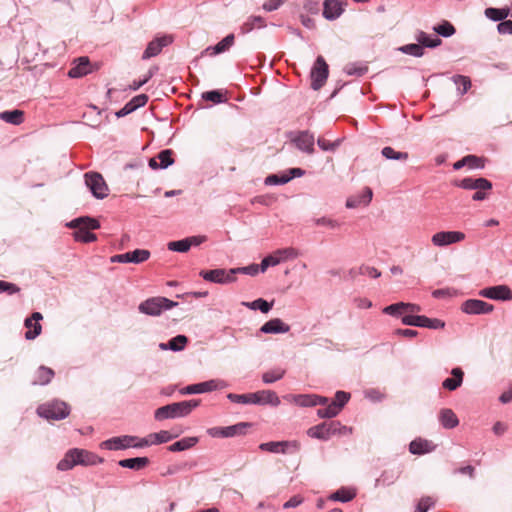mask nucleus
<instances>
[{
	"instance_id": "28",
	"label": "nucleus",
	"mask_w": 512,
	"mask_h": 512,
	"mask_svg": "<svg viewBox=\"0 0 512 512\" xmlns=\"http://www.w3.org/2000/svg\"><path fill=\"white\" fill-rule=\"evenodd\" d=\"M334 423H322L308 429L307 434L312 438L326 440L335 432Z\"/></svg>"
},
{
	"instance_id": "24",
	"label": "nucleus",
	"mask_w": 512,
	"mask_h": 512,
	"mask_svg": "<svg viewBox=\"0 0 512 512\" xmlns=\"http://www.w3.org/2000/svg\"><path fill=\"white\" fill-rule=\"evenodd\" d=\"M459 187L467 190H490L492 183L486 178L467 177L460 181Z\"/></svg>"
},
{
	"instance_id": "60",
	"label": "nucleus",
	"mask_w": 512,
	"mask_h": 512,
	"mask_svg": "<svg viewBox=\"0 0 512 512\" xmlns=\"http://www.w3.org/2000/svg\"><path fill=\"white\" fill-rule=\"evenodd\" d=\"M497 31L503 35H512V20H503L497 25Z\"/></svg>"
},
{
	"instance_id": "64",
	"label": "nucleus",
	"mask_w": 512,
	"mask_h": 512,
	"mask_svg": "<svg viewBox=\"0 0 512 512\" xmlns=\"http://www.w3.org/2000/svg\"><path fill=\"white\" fill-rule=\"evenodd\" d=\"M132 106L136 109L143 107L148 102V96L146 94H140L135 97H133L130 100Z\"/></svg>"
},
{
	"instance_id": "17",
	"label": "nucleus",
	"mask_w": 512,
	"mask_h": 512,
	"mask_svg": "<svg viewBox=\"0 0 512 512\" xmlns=\"http://www.w3.org/2000/svg\"><path fill=\"white\" fill-rule=\"evenodd\" d=\"M139 440L140 439L135 436L113 437L109 440H106L103 445L110 450H119L128 447H140L137 445Z\"/></svg>"
},
{
	"instance_id": "44",
	"label": "nucleus",
	"mask_w": 512,
	"mask_h": 512,
	"mask_svg": "<svg viewBox=\"0 0 512 512\" xmlns=\"http://www.w3.org/2000/svg\"><path fill=\"white\" fill-rule=\"evenodd\" d=\"M433 30L442 37H451L456 32L454 26L448 21H443L441 24L434 26Z\"/></svg>"
},
{
	"instance_id": "38",
	"label": "nucleus",
	"mask_w": 512,
	"mask_h": 512,
	"mask_svg": "<svg viewBox=\"0 0 512 512\" xmlns=\"http://www.w3.org/2000/svg\"><path fill=\"white\" fill-rule=\"evenodd\" d=\"M198 442L196 437L183 438L169 446V450L172 452L184 451L193 447Z\"/></svg>"
},
{
	"instance_id": "9",
	"label": "nucleus",
	"mask_w": 512,
	"mask_h": 512,
	"mask_svg": "<svg viewBox=\"0 0 512 512\" xmlns=\"http://www.w3.org/2000/svg\"><path fill=\"white\" fill-rule=\"evenodd\" d=\"M298 255L297 251L294 248H285V249H279L273 252L271 255L266 256L261 264V272H265L266 269L270 266H276L282 261H285L287 259H293L296 258Z\"/></svg>"
},
{
	"instance_id": "58",
	"label": "nucleus",
	"mask_w": 512,
	"mask_h": 512,
	"mask_svg": "<svg viewBox=\"0 0 512 512\" xmlns=\"http://www.w3.org/2000/svg\"><path fill=\"white\" fill-rule=\"evenodd\" d=\"M364 396H365V398L369 399L372 402H380L385 398L384 393H382L376 389L365 390Z\"/></svg>"
},
{
	"instance_id": "59",
	"label": "nucleus",
	"mask_w": 512,
	"mask_h": 512,
	"mask_svg": "<svg viewBox=\"0 0 512 512\" xmlns=\"http://www.w3.org/2000/svg\"><path fill=\"white\" fill-rule=\"evenodd\" d=\"M232 270H236V274L243 273V274H248V275L254 276V275L258 274L259 270H261V267H260V265L252 264L247 267L232 268Z\"/></svg>"
},
{
	"instance_id": "37",
	"label": "nucleus",
	"mask_w": 512,
	"mask_h": 512,
	"mask_svg": "<svg viewBox=\"0 0 512 512\" xmlns=\"http://www.w3.org/2000/svg\"><path fill=\"white\" fill-rule=\"evenodd\" d=\"M416 40L423 48H436L442 43L441 39L437 36L431 37L423 31H419L416 34Z\"/></svg>"
},
{
	"instance_id": "8",
	"label": "nucleus",
	"mask_w": 512,
	"mask_h": 512,
	"mask_svg": "<svg viewBox=\"0 0 512 512\" xmlns=\"http://www.w3.org/2000/svg\"><path fill=\"white\" fill-rule=\"evenodd\" d=\"M236 270H225V269H213V270H202L200 276L209 282L227 284L232 283L236 280Z\"/></svg>"
},
{
	"instance_id": "25",
	"label": "nucleus",
	"mask_w": 512,
	"mask_h": 512,
	"mask_svg": "<svg viewBox=\"0 0 512 512\" xmlns=\"http://www.w3.org/2000/svg\"><path fill=\"white\" fill-rule=\"evenodd\" d=\"M260 331L266 334L287 333L290 331V326L281 319L274 318L263 324Z\"/></svg>"
},
{
	"instance_id": "48",
	"label": "nucleus",
	"mask_w": 512,
	"mask_h": 512,
	"mask_svg": "<svg viewBox=\"0 0 512 512\" xmlns=\"http://www.w3.org/2000/svg\"><path fill=\"white\" fill-rule=\"evenodd\" d=\"M400 51L415 57H421L424 55V48L419 43L404 45L400 48Z\"/></svg>"
},
{
	"instance_id": "55",
	"label": "nucleus",
	"mask_w": 512,
	"mask_h": 512,
	"mask_svg": "<svg viewBox=\"0 0 512 512\" xmlns=\"http://www.w3.org/2000/svg\"><path fill=\"white\" fill-rule=\"evenodd\" d=\"M291 179H292V176H288L287 174H283V175L273 174V175H269L266 178L265 183L270 184V185L285 184V183L289 182Z\"/></svg>"
},
{
	"instance_id": "39",
	"label": "nucleus",
	"mask_w": 512,
	"mask_h": 512,
	"mask_svg": "<svg viewBox=\"0 0 512 512\" xmlns=\"http://www.w3.org/2000/svg\"><path fill=\"white\" fill-rule=\"evenodd\" d=\"M381 154L383 157L389 160H401L405 161L408 159V153L407 152H398L395 151L392 147L386 146L382 149Z\"/></svg>"
},
{
	"instance_id": "35",
	"label": "nucleus",
	"mask_w": 512,
	"mask_h": 512,
	"mask_svg": "<svg viewBox=\"0 0 512 512\" xmlns=\"http://www.w3.org/2000/svg\"><path fill=\"white\" fill-rule=\"evenodd\" d=\"M234 34H229L225 38H223L218 44L214 47H209L206 51L209 52L211 56L223 53L227 51L234 44Z\"/></svg>"
},
{
	"instance_id": "51",
	"label": "nucleus",
	"mask_w": 512,
	"mask_h": 512,
	"mask_svg": "<svg viewBox=\"0 0 512 512\" xmlns=\"http://www.w3.org/2000/svg\"><path fill=\"white\" fill-rule=\"evenodd\" d=\"M172 154H173L172 150L166 149V150L161 151L157 155V159L159 161L160 166H162V168H167L168 166H170L174 163Z\"/></svg>"
},
{
	"instance_id": "12",
	"label": "nucleus",
	"mask_w": 512,
	"mask_h": 512,
	"mask_svg": "<svg viewBox=\"0 0 512 512\" xmlns=\"http://www.w3.org/2000/svg\"><path fill=\"white\" fill-rule=\"evenodd\" d=\"M478 295L492 300L509 301L512 299V290L506 285H496L479 290Z\"/></svg>"
},
{
	"instance_id": "10",
	"label": "nucleus",
	"mask_w": 512,
	"mask_h": 512,
	"mask_svg": "<svg viewBox=\"0 0 512 512\" xmlns=\"http://www.w3.org/2000/svg\"><path fill=\"white\" fill-rule=\"evenodd\" d=\"M311 87L314 90L320 89L328 77V65L322 56H319L311 70Z\"/></svg>"
},
{
	"instance_id": "49",
	"label": "nucleus",
	"mask_w": 512,
	"mask_h": 512,
	"mask_svg": "<svg viewBox=\"0 0 512 512\" xmlns=\"http://www.w3.org/2000/svg\"><path fill=\"white\" fill-rule=\"evenodd\" d=\"M403 306H404V302H398L395 304H391L389 306H386L383 309V313L393 316V317H399L401 315L404 316L405 309H403Z\"/></svg>"
},
{
	"instance_id": "56",
	"label": "nucleus",
	"mask_w": 512,
	"mask_h": 512,
	"mask_svg": "<svg viewBox=\"0 0 512 512\" xmlns=\"http://www.w3.org/2000/svg\"><path fill=\"white\" fill-rule=\"evenodd\" d=\"M202 97H203V99H205L207 101H211L215 104L221 103L224 100L223 93L218 90L207 91V92L203 93Z\"/></svg>"
},
{
	"instance_id": "30",
	"label": "nucleus",
	"mask_w": 512,
	"mask_h": 512,
	"mask_svg": "<svg viewBox=\"0 0 512 512\" xmlns=\"http://www.w3.org/2000/svg\"><path fill=\"white\" fill-rule=\"evenodd\" d=\"M452 378H446L442 382V387L449 391H454L462 385L464 372L461 368L455 367L451 370Z\"/></svg>"
},
{
	"instance_id": "4",
	"label": "nucleus",
	"mask_w": 512,
	"mask_h": 512,
	"mask_svg": "<svg viewBox=\"0 0 512 512\" xmlns=\"http://www.w3.org/2000/svg\"><path fill=\"white\" fill-rule=\"evenodd\" d=\"M69 227L76 229L73 232V237L76 241L90 243L97 239L96 234L92 233L91 230L98 229L100 223L94 218L81 217L71 221Z\"/></svg>"
},
{
	"instance_id": "20",
	"label": "nucleus",
	"mask_w": 512,
	"mask_h": 512,
	"mask_svg": "<svg viewBox=\"0 0 512 512\" xmlns=\"http://www.w3.org/2000/svg\"><path fill=\"white\" fill-rule=\"evenodd\" d=\"M178 434H171L169 431L162 430L157 433H151L146 438H142L137 442V445L144 447L149 445H156V444H162L167 443L173 438H176Z\"/></svg>"
},
{
	"instance_id": "33",
	"label": "nucleus",
	"mask_w": 512,
	"mask_h": 512,
	"mask_svg": "<svg viewBox=\"0 0 512 512\" xmlns=\"http://www.w3.org/2000/svg\"><path fill=\"white\" fill-rule=\"evenodd\" d=\"M0 119L9 124L20 125L24 122V111L19 109L3 111L0 113Z\"/></svg>"
},
{
	"instance_id": "14",
	"label": "nucleus",
	"mask_w": 512,
	"mask_h": 512,
	"mask_svg": "<svg viewBox=\"0 0 512 512\" xmlns=\"http://www.w3.org/2000/svg\"><path fill=\"white\" fill-rule=\"evenodd\" d=\"M493 309L494 307L492 304L479 299H468L461 305L462 312L469 315L489 314Z\"/></svg>"
},
{
	"instance_id": "21",
	"label": "nucleus",
	"mask_w": 512,
	"mask_h": 512,
	"mask_svg": "<svg viewBox=\"0 0 512 512\" xmlns=\"http://www.w3.org/2000/svg\"><path fill=\"white\" fill-rule=\"evenodd\" d=\"M205 240L204 237L192 236L179 241L168 243V249L176 252H187L192 246H198Z\"/></svg>"
},
{
	"instance_id": "23",
	"label": "nucleus",
	"mask_w": 512,
	"mask_h": 512,
	"mask_svg": "<svg viewBox=\"0 0 512 512\" xmlns=\"http://www.w3.org/2000/svg\"><path fill=\"white\" fill-rule=\"evenodd\" d=\"M70 68L68 76L71 78H80L92 71V66L88 57H80L74 61Z\"/></svg>"
},
{
	"instance_id": "32",
	"label": "nucleus",
	"mask_w": 512,
	"mask_h": 512,
	"mask_svg": "<svg viewBox=\"0 0 512 512\" xmlns=\"http://www.w3.org/2000/svg\"><path fill=\"white\" fill-rule=\"evenodd\" d=\"M54 371L51 368L40 366L35 372L33 385H46L51 382L54 377Z\"/></svg>"
},
{
	"instance_id": "5",
	"label": "nucleus",
	"mask_w": 512,
	"mask_h": 512,
	"mask_svg": "<svg viewBox=\"0 0 512 512\" xmlns=\"http://www.w3.org/2000/svg\"><path fill=\"white\" fill-rule=\"evenodd\" d=\"M37 413L39 416L48 420H61L69 415L70 408L67 403L54 400L40 405L37 408Z\"/></svg>"
},
{
	"instance_id": "43",
	"label": "nucleus",
	"mask_w": 512,
	"mask_h": 512,
	"mask_svg": "<svg viewBox=\"0 0 512 512\" xmlns=\"http://www.w3.org/2000/svg\"><path fill=\"white\" fill-rule=\"evenodd\" d=\"M285 374V370L284 369H281V368H275V369H272V370H269V371H266L263 375H262V380L264 383H273L277 380H280L283 378Z\"/></svg>"
},
{
	"instance_id": "29",
	"label": "nucleus",
	"mask_w": 512,
	"mask_h": 512,
	"mask_svg": "<svg viewBox=\"0 0 512 512\" xmlns=\"http://www.w3.org/2000/svg\"><path fill=\"white\" fill-rule=\"evenodd\" d=\"M435 444L432 441L417 438L409 444V451L415 455H422L434 451Z\"/></svg>"
},
{
	"instance_id": "26",
	"label": "nucleus",
	"mask_w": 512,
	"mask_h": 512,
	"mask_svg": "<svg viewBox=\"0 0 512 512\" xmlns=\"http://www.w3.org/2000/svg\"><path fill=\"white\" fill-rule=\"evenodd\" d=\"M253 404H271L278 406L280 399L277 394L271 390H262L252 393Z\"/></svg>"
},
{
	"instance_id": "61",
	"label": "nucleus",
	"mask_w": 512,
	"mask_h": 512,
	"mask_svg": "<svg viewBox=\"0 0 512 512\" xmlns=\"http://www.w3.org/2000/svg\"><path fill=\"white\" fill-rule=\"evenodd\" d=\"M444 326H445V323L442 320L437 319V318L426 317L424 328L437 330V329L444 328Z\"/></svg>"
},
{
	"instance_id": "40",
	"label": "nucleus",
	"mask_w": 512,
	"mask_h": 512,
	"mask_svg": "<svg viewBox=\"0 0 512 512\" xmlns=\"http://www.w3.org/2000/svg\"><path fill=\"white\" fill-rule=\"evenodd\" d=\"M427 316L406 314L401 318L404 325L423 327Z\"/></svg>"
},
{
	"instance_id": "34",
	"label": "nucleus",
	"mask_w": 512,
	"mask_h": 512,
	"mask_svg": "<svg viewBox=\"0 0 512 512\" xmlns=\"http://www.w3.org/2000/svg\"><path fill=\"white\" fill-rule=\"evenodd\" d=\"M149 462L150 461L147 457H136L120 460L119 465L123 468L141 470L145 468L149 464Z\"/></svg>"
},
{
	"instance_id": "22",
	"label": "nucleus",
	"mask_w": 512,
	"mask_h": 512,
	"mask_svg": "<svg viewBox=\"0 0 512 512\" xmlns=\"http://www.w3.org/2000/svg\"><path fill=\"white\" fill-rule=\"evenodd\" d=\"M171 42L172 38L170 36H163L152 40L149 42L147 48L143 52L142 58L149 59L151 57L157 56L163 47L169 45Z\"/></svg>"
},
{
	"instance_id": "62",
	"label": "nucleus",
	"mask_w": 512,
	"mask_h": 512,
	"mask_svg": "<svg viewBox=\"0 0 512 512\" xmlns=\"http://www.w3.org/2000/svg\"><path fill=\"white\" fill-rule=\"evenodd\" d=\"M19 291L20 288L17 285L0 280V293L7 292L8 294H14L18 293Z\"/></svg>"
},
{
	"instance_id": "36",
	"label": "nucleus",
	"mask_w": 512,
	"mask_h": 512,
	"mask_svg": "<svg viewBox=\"0 0 512 512\" xmlns=\"http://www.w3.org/2000/svg\"><path fill=\"white\" fill-rule=\"evenodd\" d=\"M484 14L488 19H490L494 22H501L509 16L510 9L507 7H505V8L490 7V8L485 9Z\"/></svg>"
},
{
	"instance_id": "6",
	"label": "nucleus",
	"mask_w": 512,
	"mask_h": 512,
	"mask_svg": "<svg viewBox=\"0 0 512 512\" xmlns=\"http://www.w3.org/2000/svg\"><path fill=\"white\" fill-rule=\"evenodd\" d=\"M175 305H177V303L165 297H153L142 302L139 305V311L147 315L157 316L160 315L163 310L170 309Z\"/></svg>"
},
{
	"instance_id": "2",
	"label": "nucleus",
	"mask_w": 512,
	"mask_h": 512,
	"mask_svg": "<svg viewBox=\"0 0 512 512\" xmlns=\"http://www.w3.org/2000/svg\"><path fill=\"white\" fill-rule=\"evenodd\" d=\"M101 462L102 459L96 454L84 449L73 448L65 454L62 460L59 461L57 469L66 471L72 469L76 465L90 466Z\"/></svg>"
},
{
	"instance_id": "54",
	"label": "nucleus",
	"mask_w": 512,
	"mask_h": 512,
	"mask_svg": "<svg viewBox=\"0 0 512 512\" xmlns=\"http://www.w3.org/2000/svg\"><path fill=\"white\" fill-rule=\"evenodd\" d=\"M435 504V501L430 496L422 497L414 512H427L430 508H432Z\"/></svg>"
},
{
	"instance_id": "19",
	"label": "nucleus",
	"mask_w": 512,
	"mask_h": 512,
	"mask_svg": "<svg viewBox=\"0 0 512 512\" xmlns=\"http://www.w3.org/2000/svg\"><path fill=\"white\" fill-rule=\"evenodd\" d=\"M291 141L295 143L296 147L309 154L314 152V135L308 131L298 132L295 136L291 137Z\"/></svg>"
},
{
	"instance_id": "41",
	"label": "nucleus",
	"mask_w": 512,
	"mask_h": 512,
	"mask_svg": "<svg viewBox=\"0 0 512 512\" xmlns=\"http://www.w3.org/2000/svg\"><path fill=\"white\" fill-rule=\"evenodd\" d=\"M453 82L457 86V89L461 95L467 93V91L471 87L470 78L464 75H455L453 76Z\"/></svg>"
},
{
	"instance_id": "52",
	"label": "nucleus",
	"mask_w": 512,
	"mask_h": 512,
	"mask_svg": "<svg viewBox=\"0 0 512 512\" xmlns=\"http://www.w3.org/2000/svg\"><path fill=\"white\" fill-rule=\"evenodd\" d=\"M265 26V21L263 18L256 16L248 20L244 23L242 30L243 32H250L254 28H262Z\"/></svg>"
},
{
	"instance_id": "13",
	"label": "nucleus",
	"mask_w": 512,
	"mask_h": 512,
	"mask_svg": "<svg viewBox=\"0 0 512 512\" xmlns=\"http://www.w3.org/2000/svg\"><path fill=\"white\" fill-rule=\"evenodd\" d=\"M465 234L461 231H440L435 233L431 241L434 246L445 247L465 239Z\"/></svg>"
},
{
	"instance_id": "57",
	"label": "nucleus",
	"mask_w": 512,
	"mask_h": 512,
	"mask_svg": "<svg viewBox=\"0 0 512 512\" xmlns=\"http://www.w3.org/2000/svg\"><path fill=\"white\" fill-rule=\"evenodd\" d=\"M466 166L471 169L483 168L484 167V159L477 157L475 155H467L465 156Z\"/></svg>"
},
{
	"instance_id": "18",
	"label": "nucleus",
	"mask_w": 512,
	"mask_h": 512,
	"mask_svg": "<svg viewBox=\"0 0 512 512\" xmlns=\"http://www.w3.org/2000/svg\"><path fill=\"white\" fill-rule=\"evenodd\" d=\"M42 319H43V316L40 312H34V313H32L31 317H29L25 320L24 324H25V327L27 328V331L25 333V338L27 340H33L41 334L42 326L39 323V321Z\"/></svg>"
},
{
	"instance_id": "27",
	"label": "nucleus",
	"mask_w": 512,
	"mask_h": 512,
	"mask_svg": "<svg viewBox=\"0 0 512 512\" xmlns=\"http://www.w3.org/2000/svg\"><path fill=\"white\" fill-rule=\"evenodd\" d=\"M343 11L342 0H326L324 2L323 16L328 20L336 19Z\"/></svg>"
},
{
	"instance_id": "1",
	"label": "nucleus",
	"mask_w": 512,
	"mask_h": 512,
	"mask_svg": "<svg viewBox=\"0 0 512 512\" xmlns=\"http://www.w3.org/2000/svg\"><path fill=\"white\" fill-rule=\"evenodd\" d=\"M349 399L350 393L344 391H338L332 400L315 394L292 396V400L296 405L302 407L322 406L317 410V414L321 418H331L336 416Z\"/></svg>"
},
{
	"instance_id": "53",
	"label": "nucleus",
	"mask_w": 512,
	"mask_h": 512,
	"mask_svg": "<svg viewBox=\"0 0 512 512\" xmlns=\"http://www.w3.org/2000/svg\"><path fill=\"white\" fill-rule=\"evenodd\" d=\"M227 398L234 403L253 404L252 393H248V394L229 393L227 395Z\"/></svg>"
},
{
	"instance_id": "46",
	"label": "nucleus",
	"mask_w": 512,
	"mask_h": 512,
	"mask_svg": "<svg viewBox=\"0 0 512 512\" xmlns=\"http://www.w3.org/2000/svg\"><path fill=\"white\" fill-rule=\"evenodd\" d=\"M243 305L249 307L250 309H259L263 313H268L272 308V303H269L262 298H259L251 303L243 302Z\"/></svg>"
},
{
	"instance_id": "50",
	"label": "nucleus",
	"mask_w": 512,
	"mask_h": 512,
	"mask_svg": "<svg viewBox=\"0 0 512 512\" xmlns=\"http://www.w3.org/2000/svg\"><path fill=\"white\" fill-rule=\"evenodd\" d=\"M187 342L188 338L186 336L178 335L169 341L168 346L173 351H181L185 348Z\"/></svg>"
},
{
	"instance_id": "47",
	"label": "nucleus",
	"mask_w": 512,
	"mask_h": 512,
	"mask_svg": "<svg viewBox=\"0 0 512 512\" xmlns=\"http://www.w3.org/2000/svg\"><path fill=\"white\" fill-rule=\"evenodd\" d=\"M352 499V492L348 489L341 488L337 490L336 492L332 493L328 500L332 501H341V502H348Z\"/></svg>"
},
{
	"instance_id": "42",
	"label": "nucleus",
	"mask_w": 512,
	"mask_h": 512,
	"mask_svg": "<svg viewBox=\"0 0 512 512\" xmlns=\"http://www.w3.org/2000/svg\"><path fill=\"white\" fill-rule=\"evenodd\" d=\"M249 426L248 423H238L236 425L223 427V437H233L245 433L246 428Z\"/></svg>"
},
{
	"instance_id": "15",
	"label": "nucleus",
	"mask_w": 512,
	"mask_h": 512,
	"mask_svg": "<svg viewBox=\"0 0 512 512\" xmlns=\"http://www.w3.org/2000/svg\"><path fill=\"white\" fill-rule=\"evenodd\" d=\"M150 257V252L146 249H136L131 252H126L124 254H118L111 257V262H119V263H135L139 264L145 262Z\"/></svg>"
},
{
	"instance_id": "63",
	"label": "nucleus",
	"mask_w": 512,
	"mask_h": 512,
	"mask_svg": "<svg viewBox=\"0 0 512 512\" xmlns=\"http://www.w3.org/2000/svg\"><path fill=\"white\" fill-rule=\"evenodd\" d=\"M359 274L367 275L371 278H378L381 275V273L376 268L364 265L359 268Z\"/></svg>"
},
{
	"instance_id": "31",
	"label": "nucleus",
	"mask_w": 512,
	"mask_h": 512,
	"mask_svg": "<svg viewBox=\"0 0 512 512\" xmlns=\"http://www.w3.org/2000/svg\"><path fill=\"white\" fill-rule=\"evenodd\" d=\"M439 421L445 429H453L459 424L458 417L449 408L441 409L439 412Z\"/></svg>"
},
{
	"instance_id": "7",
	"label": "nucleus",
	"mask_w": 512,
	"mask_h": 512,
	"mask_svg": "<svg viewBox=\"0 0 512 512\" xmlns=\"http://www.w3.org/2000/svg\"><path fill=\"white\" fill-rule=\"evenodd\" d=\"M85 183L92 194L99 199L108 195V186L101 174L92 172L85 174Z\"/></svg>"
},
{
	"instance_id": "3",
	"label": "nucleus",
	"mask_w": 512,
	"mask_h": 512,
	"mask_svg": "<svg viewBox=\"0 0 512 512\" xmlns=\"http://www.w3.org/2000/svg\"><path fill=\"white\" fill-rule=\"evenodd\" d=\"M200 405V400L192 399L177 403L168 404L155 410L154 417L158 421L184 417L189 415L192 410Z\"/></svg>"
},
{
	"instance_id": "11",
	"label": "nucleus",
	"mask_w": 512,
	"mask_h": 512,
	"mask_svg": "<svg viewBox=\"0 0 512 512\" xmlns=\"http://www.w3.org/2000/svg\"><path fill=\"white\" fill-rule=\"evenodd\" d=\"M259 449L270 453H293L300 449V444L297 441H271L261 443Z\"/></svg>"
},
{
	"instance_id": "16",
	"label": "nucleus",
	"mask_w": 512,
	"mask_h": 512,
	"mask_svg": "<svg viewBox=\"0 0 512 512\" xmlns=\"http://www.w3.org/2000/svg\"><path fill=\"white\" fill-rule=\"evenodd\" d=\"M222 388L221 382L219 380H209L202 383L192 384L184 387L180 390L182 395L185 394H200L206 392H212L217 389Z\"/></svg>"
},
{
	"instance_id": "45",
	"label": "nucleus",
	"mask_w": 512,
	"mask_h": 512,
	"mask_svg": "<svg viewBox=\"0 0 512 512\" xmlns=\"http://www.w3.org/2000/svg\"><path fill=\"white\" fill-rule=\"evenodd\" d=\"M372 197H373V191L371 188L369 187H365L362 191V193H360L357 198L355 199L354 198V207L356 205H359V206H368L369 203L371 202L372 200Z\"/></svg>"
}]
</instances>
